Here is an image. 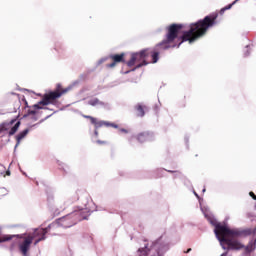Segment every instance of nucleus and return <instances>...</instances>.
<instances>
[{"instance_id": "nucleus-1", "label": "nucleus", "mask_w": 256, "mask_h": 256, "mask_svg": "<svg viewBox=\"0 0 256 256\" xmlns=\"http://www.w3.org/2000/svg\"><path fill=\"white\" fill-rule=\"evenodd\" d=\"M217 17H219V13L215 12L196 23L190 24V29L185 31L180 38L179 31L183 29V24H171L168 26L166 28V37L162 42L158 43L154 49H144V51H146L145 55L148 65L149 63L155 64L159 61V49H162L163 51L173 49L179 47L181 43H185V41L193 43V41H197V39L203 37L211 27L217 25Z\"/></svg>"}, {"instance_id": "nucleus-2", "label": "nucleus", "mask_w": 256, "mask_h": 256, "mask_svg": "<svg viewBox=\"0 0 256 256\" xmlns=\"http://www.w3.org/2000/svg\"><path fill=\"white\" fill-rule=\"evenodd\" d=\"M211 224L215 227L214 233L223 249H225V245L233 251L245 249V245L239 242L236 237H247L251 233V230L229 229L227 226L221 225V223H217L215 220H212Z\"/></svg>"}, {"instance_id": "nucleus-3", "label": "nucleus", "mask_w": 256, "mask_h": 256, "mask_svg": "<svg viewBox=\"0 0 256 256\" xmlns=\"http://www.w3.org/2000/svg\"><path fill=\"white\" fill-rule=\"evenodd\" d=\"M65 93H67V89L48 92L43 95L41 101L33 105V109H46L45 106L47 105H55L57 99H60Z\"/></svg>"}, {"instance_id": "nucleus-4", "label": "nucleus", "mask_w": 256, "mask_h": 256, "mask_svg": "<svg viewBox=\"0 0 256 256\" xmlns=\"http://www.w3.org/2000/svg\"><path fill=\"white\" fill-rule=\"evenodd\" d=\"M147 50L143 49L140 52L133 53L131 55V59L127 62L128 67H135L139 69L143 67V65H149V61L146 58Z\"/></svg>"}, {"instance_id": "nucleus-5", "label": "nucleus", "mask_w": 256, "mask_h": 256, "mask_svg": "<svg viewBox=\"0 0 256 256\" xmlns=\"http://www.w3.org/2000/svg\"><path fill=\"white\" fill-rule=\"evenodd\" d=\"M85 213H87L85 210H76L70 213V216L61 218V222L64 227H73V225H77V220H75L77 215H85Z\"/></svg>"}, {"instance_id": "nucleus-6", "label": "nucleus", "mask_w": 256, "mask_h": 256, "mask_svg": "<svg viewBox=\"0 0 256 256\" xmlns=\"http://www.w3.org/2000/svg\"><path fill=\"white\" fill-rule=\"evenodd\" d=\"M84 119H89L90 123H92L93 126H95L96 129H99L100 127H113L114 129H117L119 126L115 123H109L105 121H97V118L93 116L83 115Z\"/></svg>"}, {"instance_id": "nucleus-7", "label": "nucleus", "mask_w": 256, "mask_h": 256, "mask_svg": "<svg viewBox=\"0 0 256 256\" xmlns=\"http://www.w3.org/2000/svg\"><path fill=\"white\" fill-rule=\"evenodd\" d=\"M31 243H33V237L27 236L24 238L23 242L19 244V251L23 256H27V253H29Z\"/></svg>"}, {"instance_id": "nucleus-8", "label": "nucleus", "mask_w": 256, "mask_h": 256, "mask_svg": "<svg viewBox=\"0 0 256 256\" xmlns=\"http://www.w3.org/2000/svg\"><path fill=\"white\" fill-rule=\"evenodd\" d=\"M109 57H110L112 63L106 65V67H108V69H113V67H115L117 65V63H125V53L112 54Z\"/></svg>"}, {"instance_id": "nucleus-9", "label": "nucleus", "mask_w": 256, "mask_h": 256, "mask_svg": "<svg viewBox=\"0 0 256 256\" xmlns=\"http://www.w3.org/2000/svg\"><path fill=\"white\" fill-rule=\"evenodd\" d=\"M22 101L24 102L25 107L28 108L27 113L24 114V117H31V119H34V121H37V109L33 108V106H29V103L27 102V99L23 98Z\"/></svg>"}, {"instance_id": "nucleus-10", "label": "nucleus", "mask_w": 256, "mask_h": 256, "mask_svg": "<svg viewBox=\"0 0 256 256\" xmlns=\"http://www.w3.org/2000/svg\"><path fill=\"white\" fill-rule=\"evenodd\" d=\"M139 143H147V141H153V134L149 132H142L136 136Z\"/></svg>"}, {"instance_id": "nucleus-11", "label": "nucleus", "mask_w": 256, "mask_h": 256, "mask_svg": "<svg viewBox=\"0 0 256 256\" xmlns=\"http://www.w3.org/2000/svg\"><path fill=\"white\" fill-rule=\"evenodd\" d=\"M47 235V228H38L34 231V233L32 235H30V237H33V239H38L40 237H45Z\"/></svg>"}, {"instance_id": "nucleus-12", "label": "nucleus", "mask_w": 256, "mask_h": 256, "mask_svg": "<svg viewBox=\"0 0 256 256\" xmlns=\"http://www.w3.org/2000/svg\"><path fill=\"white\" fill-rule=\"evenodd\" d=\"M15 237H17V239H23L22 235H3L0 236V243H5L6 241H11L12 239H15Z\"/></svg>"}, {"instance_id": "nucleus-13", "label": "nucleus", "mask_w": 256, "mask_h": 256, "mask_svg": "<svg viewBox=\"0 0 256 256\" xmlns=\"http://www.w3.org/2000/svg\"><path fill=\"white\" fill-rule=\"evenodd\" d=\"M88 105H91L92 107H97V105L105 107V102L99 100V98H92L88 101Z\"/></svg>"}, {"instance_id": "nucleus-14", "label": "nucleus", "mask_w": 256, "mask_h": 256, "mask_svg": "<svg viewBox=\"0 0 256 256\" xmlns=\"http://www.w3.org/2000/svg\"><path fill=\"white\" fill-rule=\"evenodd\" d=\"M135 109L137 111V117H145V109H147V106L138 104L136 105Z\"/></svg>"}, {"instance_id": "nucleus-15", "label": "nucleus", "mask_w": 256, "mask_h": 256, "mask_svg": "<svg viewBox=\"0 0 256 256\" xmlns=\"http://www.w3.org/2000/svg\"><path fill=\"white\" fill-rule=\"evenodd\" d=\"M28 133H29V129H25L24 131L20 132V133L16 136V141H17L16 147H17V145H19V144L21 143V140H22V139H25V137H27Z\"/></svg>"}, {"instance_id": "nucleus-16", "label": "nucleus", "mask_w": 256, "mask_h": 256, "mask_svg": "<svg viewBox=\"0 0 256 256\" xmlns=\"http://www.w3.org/2000/svg\"><path fill=\"white\" fill-rule=\"evenodd\" d=\"M17 121V118L12 119L10 122H5L0 126V131H9V127L11 125H14V123Z\"/></svg>"}, {"instance_id": "nucleus-17", "label": "nucleus", "mask_w": 256, "mask_h": 256, "mask_svg": "<svg viewBox=\"0 0 256 256\" xmlns=\"http://www.w3.org/2000/svg\"><path fill=\"white\" fill-rule=\"evenodd\" d=\"M19 127H21V121L16 122V124L10 129V131L8 132L9 137L15 135V133L19 131Z\"/></svg>"}, {"instance_id": "nucleus-18", "label": "nucleus", "mask_w": 256, "mask_h": 256, "mask_svg": "<svg viewBox=\"0 0 256 256\" xmlns=\"http://www.w3.org/2000/svg\"><path fill=\"white\" fill-rule=\"evenodd\" d=\"M256 244L253 240H251L248 245L244 249L247 253H251L252 251H255Z\"/></svg>"}, {"instance_id": "nucleus-19", "label": "nucleus", "mask_w": 256, "mask_h": 256, "mask_svg": "<svg viewBox=\"0 0 256 256\" xmlns=\"http://www.w3.org/2000/svg\"><path fill=\"white\" fill-rule=\"evenodd\" d=\"M149 251L150 250L148 249L147 244H146L144 248L138 249V253H139L138 256H147V255H149Z\"/></svg>"}, {"instance_id": "nucleus-20", "label": "nucleus", "mask_w": 256, "mask_h": 256, "mask_svg": "<svg viewBox=\"0 0 256 256\" xmlns=\"http://www.w3.org/2000/svg\"><path fill=\"white\" fill-rule=\"evenodd\" d=\"M234 5H235V2H233L232 4H229L226 7L222 8L220 10V15H223V13H225V11H229V9H231V7H233Z\"/></svg>"}, {"instance_id": "nucleus-21", "label": "nucleus", "mask_w": 256, "mask_h": 256, "mask_svg": "<svg viewBox=\"0 0 256 256\" xmlns=\"http://www.w3.org/2000/svg\"><path fill=\"white\" fill-rule=\"evenodd\" d=\"M41 241H45V237H40L35 240L34 245H37L38 243H41Z\"/></svg>"}, {"instance_id": "nucleus-22", "label": "nucleus", "mask_w": 256, "mask_h": 256, "mask_svg": "<svg viewBox=\"0 0 256 256\" xmlns=\"http://www.w3.org/2000/svg\"><path fill=\"white\" fill-rule=\"evenodd\" d=\"M98 145H106V141L97 140Z\"/></svg>"}, {"instance_id": "nucleus-23", "label": "nucleus", "mask_w": 256, "mask_h": 256, "mask_svg": "<svg viewBox=\"0 0 256 256\" xmlns=\"http://www.w3.org/2000/svg\"><path fill=\"white\" fill-rule=\"evenodd\" d=\"M249 195H250V197H252V199H254V201H256V195H255V193L250 192Z\"/></svg>"}, {"instance_id": "nucleus-24", "label": "nucleus", "mask_w": 256, "mask_h": 256, "mask_svg": "<svg viewBox=\"0 0 256 256\" xmlns=\"http://www.w3.org/2000/svg\"><path fill=\"white\" fill-rule=\"evenodd\" d=\"M73 201H79V194H76L73 198Z\"/></svg>"}, {"instance_id": "nucleus-25", "label": "nucleus", "mask_w": 256, "mask_h": 256, "mask_svg": "<svg viewBox=\"0 0 256 256\" xmlns=\"http://www.w3.org/2000/svg\"><path fill=\"white\" fill-rule=\"evenodd\" d=\"M10 175H11V171L7 170L6 174H4V177H7V176L9 177Z\"/></svg>"}, {"instance_id": "nucleus-26", "label": "nucleus", "mask_w": 256, "mask_h": 256, "mask_svg": "<svg viewBox=\"0 0 256 256\" xmlns=\"http://www.w3.org/2000/svg\"><path fill=\"white\" fill-rule=\"evenodd\" d=\"M120 133H129V131H127L126 129L122 128V129H120Z\"/></svg>"}, {"instance_id": "nucleus-27", "label": "nucleus", "mask_w": 256, "mask_h": 256, "mask_svg": "<svg viewBox=\"0 0 256 256\" xmlns=\"http://www.w3.org/2000/svg\"><path fill=\"white\" fill-rule=\"evenodd\" d=\"M190 251H191V248H189L185 253H190Z\"/></svg>"}]
</instances>
